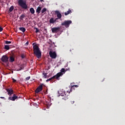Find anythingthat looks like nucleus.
Segmentation results:
<instances>
[{
  "label": "nucleus",
  "mask_w": 125,
  "mask_h": 125,
  "mask_svg": "<svg viewBox=\"0 0 125 125\" xmlns=\"http://www.w3.org/2000/svg\"><path fill=\"white\" fill-rule=\"evenodd\" d=\"M42 10V7L41 6H38L36 9V13L38 14H40L41 13V11Z\"/></svg>",
  "instance_id": "obj_14"
},
{
  "label": "nucleus",
  "mask_w": 125,
  "mask_h": 125,
  "mask_svg": "<svg viewBox=\"0 0 125 125\" xmlns=\"http://www.w3.org/2000/svg\"><path fill=\"white\" fill-rule=\"evenodd\" d=\"M40 1L42 2L43 1V0H40Z\"/></svg>",
  "instance_id": "obj_37"
},
{
  "label": "nucleus",
  "mask_w": 125,
  "mask_h": 125,
  "mask_svg": "<svg viewBox=\"0 0 125 125\" xmlns=\"http://www.w3.org/2000/svg\"><path fill=\"white\" fill-rule=\"evenodd\" d=\"M30 12L31 13V14H35V9H34V8L32 7L30 9Z\"/></svg>",
  "instance_id": "obj_18"
},
{
  "label": "nucleus",
  "mask_w": 125,
  "mask_h": 125,
  "mask_svg": "<svg viewBox=\"0 0 125 125\" xmlns=\"http://www.w3.org/2000/svg\"><path fill=\"white\" fill-rule=\"evenodd\" d=\"M14 61H15V59L14 57L13 56L10 57L9 62L12 63L13 62H14Z\"/></svg>",
  "instance_id": "obj_15"
},
{
  "label": "nucleus",
  "mask_w": 125,
  "mask_h": 125,
  "mask_svg": "<svg viewBox=\"0 0 125 125\" xmlns=\"http://www.w3.org/2000/svg\"><path fill=\"white\" fill-rule=\"evenodd\" d=\"M49 22L50 24H54V18H51L49 20Z\"/></svg>",
  "instance_id": "obj_19"
},
{
  "label": "nucleus",
  "mask_w": 125,
  "mask_h": 125,
  "mask_svg": "<svg viewBox=\"0 0 125 125\" xmlns=\"http://www.w3.org/2000/svg\"><path fill=\"white\" fill-rule=\"evenodd\" d=\"M55 14H56L57 17V18H58V19H61L62 18V14H61L60 11L58 10H56L55 11Z\"/></svg>",
  "instance_id": "obj_9"
},
{
  "label": "nucleus",
  "mask_w": 125,
  "mask_h": 125,
  "mask_svg": "<svg viewBox=\"0 0 125 125\" xmlns=\"http://www.w3.org/2000/svg\"><path fill=\"white\" fill-rule=\"evenodd\" d=\"M58 19H58V18L54 19V23H55V22H57V20H58Z\"/></svg>",
  "instance_id": "obj_30"
},
{
  "label": "nucleus",
  "mask_w": 125,
  "mask_h": 125,
  "mask_svg": "<svg viewBox=\"0 0 125 125\" xmlns=\"http://www.w3.org/2000/svg\"><path fill=\"white\" fill-rule=\"evenodd\" d=\"M0 98H1V99H5V98L3 97H0Z\"/></svg>",
  "instance_id": "obj_35"
},
{
  "label": "nucleus",
  "mask_w": 125,
  "mask_h": 125,
  "mask_svg": "<svg viewBox=\"0 0 125 125\" xmlns=\"http://www.w3.org/2000/svg\"><path fill=\"white\" fill-rule=\"evenodd\" d=\"M28 44H29V42H27L25 44V45H28Z\"/></svg>",
  "instance_id": "obj_34"
},
{
  "label": "nucleus",
  "mask_w": 125,
  "mask_h": 125,
  "mask_svg": "<svg viewBox=\"0 0 125 125\" xmlns=\"http://www.w3.org/2000/svg\"><path fill=\"white\" fill-rule=\"evenodd\" d=\"M35 43H33L32 44V45H33V53L38 59H41V58H42V52H41V50H40V48L39 47V46H38V45L37 44L34 45Z\"/></svg>",
  "instance_id": "obj_1"
},
{
  "label": "nucleus",
  "mask_w": 125,
  "mask_h": 125,
  "mask_svg": "<svg viewBox=\"0 0 125 125\" xmlns=\"http://www.w3.org/2000/svg\"><path fill=\"white\" fill-rule=\"evenodd\" d=\"M1 60L3 63H6L8 62V57L6 55H3L2 56Z\"/></svg>",
  "instance_id": "obj_7"
},
{
  "label": "nucleus",
  "mask_w": 125,
  "mask_h": 125,
  "mask_svg": "<svg viewBox=\"0 0 125 125\" xmlns=\"http://www.w3.org/2000/svg\"><path fill=\"white\" fill-rule=\"evenodd\" d=\"M13 83H16V80L14 79V78L12 79Z\"/></svg>",
  "instance_id": "obj_33"
},
{
  "label": "nucleus",
  "mask_w": 125,
  "mask_h": 125,
  "mask_svg": "<svg viewBox=\"0 0 125 125\" xmlns=\"http://www.w3.org/2000/svg\"><path fill=\"white\" fill-rule=\"evenodd\" d=\"M18 4L23 9H28V5L26 3V1L24 0H19Z\"/></svg>",
  "instance_id": "obj_3"
},
{
  "label": "nucleus",
  "mask_w": 125,
  "mask_h": 125,
  "mask_svg": "<svg viewBox=\"0 0 125 125\" xmlns=\"http://www.w3.org/2000/svg\"><path fill=\"white\" fill-rule=\"evenodd\" d=\"M74 86H75V87H78V85H74L71 86V88L70 89V91L69 90L67 91L68 94H70V92H72V89L74 88Z\"/></svg>",
  "instance_id": "obj_13"
},
{
  "label": "nucleus",
  "mask_w": 125,
  "mask_h": 125,
  "mask_svg": "<svg viewBox=\"0 0 125 125\" xmlns=\"http://www.w3.org/2000/svg\"><path fill=\"white\" fill-rule=\"evenodd\" d=\"M71 104H74L75 103V102L74 101H71Z\"/></svg>",
  "instance_id": "obj_36"
},
{
  "label": "nucleus",
  "mask_w": 125,
  "mask_h": 125,
  "mask_svg": "<svg viewBox=\"0 0 125 125\" xmlns=\"http://www.w3.org/2000/svg\"><path fill=\"white\" fill-rule=\"evenodd\" d=\"M45 11H46V8H44L42 10V13H44V12H45Z\"/></svg>",
  "instance_id": "obj_26"
},
{
  "label": "nucleus",
  "mask_w": 125,
  "mask_h": 125,
  "mask_svg": "<svg viewBox=\"0 0 125 125\" xmlns=\"http://www.w3.org/2000/svg\"><path fill=\"white\" fill-rule=\"evenodd\" d=\"M25 18V16L24 15V14H22L20 17V19H21V20H23V18Z\"/></svg>",
  "instance_id": "obj_23"
},
{
  "label": "nucleus",
  "mask_w": 125,
  "mask_h": 125,
  "mask_svg": "<svg viewBox=\"0 0 125 125\" xmlns=\"http://www.w3.org/2000/svg\"><path fill=\"white\" fill-rule=\"evenodd\" d=\"M59 94H60V96H62V100H67V99L69 98L68 95L66 94V91L65 90L62 89L58 91Z\"/></svg>",
  "instance_id": "obj_2"
},
{
  "label": "nucleus",
  "mask_w": 125,
  "mask_h": 125,
  "mask_svg": "<svg viewBox=\"0 0 125 125\" xmlns=\"http://www.w3.org/2000/svg\"><path fill=\"white\" fill-rule=\"evenodd\" d=\"M14 9V6H11L9 9V12H12V11H13V10Z\"/></svg>",
  "instance_id": "obj_20"
},
{
  "label": "nucleus",
  "mask_w": 125,
  "mask_h": 125,
  "mask_svg": "<svg viewBox=\"0 0 125 125\" xmlns=\"http://www.w3.org/2000/svg\"><path fill=\"white\" fill-rule=\"evenodd\" d=\"M18 98V97L16 96V95L14 94L13 97H9L8 99L9 100H12V101H15L16 99Z\"/></svg>",
  "instance_id": "obj_11"
},
{
  "label": "nucleus",
  "mask_w": 125,
  "mask_h": 125,
  "mask_svg": "<svg viewBox=\"0 0 125 125\" xmlns=\"http://www.w3.org/2000/svg\"><path fill=\"white\" fill-rule=\"evenodd\" d=\"M21 57L22 59H24V58H25V55H24V54H21Z\"/></svg>",
  "instance_id": "obj_28"
},
{
  "label": "nucleus",
  "mask_w": 125,
  "mask_h": 125,
  "mask_svg": "<svg viewBox=\"0 0 125 125\" xmlns=\"http://www.w3.org/2000/svg\"><path fill=\"white\" fill-rule=\"evenodd\" d=\"M4 49H6V50H9V46L8 45H5Z\"/></svg>",
  "instance_id": "obj_21"
},
{
  "label": "nucleus",
  "mask_w": 125,
  "mask_h": 125,
  "mask_svg": "<svg viewBox=\"0 0 125 125\" xmlns=\"http://www.w3.org/2000/svg\"><path fill=\"white\" fill-rule=\"evenodd\" d=\"M30 79H31V77L29 76L25 78L26 81H29V80H30Z\"/></svg>",
  "instance_id": "obj_29"
},
{
  "label": "nucleus",
  "mask_w": 125,
  "mask_h": 125,
  "mask_svg": "<svg viewBox=\"0 0 125 125\" xmlns=\"http://www.w3.org/2000/svg\"><path fill=\"white\" fill-rule=\"evenodd\" d=\"M61 76H63V73L61 72L58 73L56 75L51 77L52 80H53L54 79H56V80H58V79H59Z\"/></svg>",
  "instance_id": "obj_8"
},
{
  "label": "nucleus",
  "mask_w": 125,
  "mask_h": 125,
  "mask_svg": "<svg viewBox=\"0 0 125 125\" xmlns=\"http://www.w3.org/2000/svg\"><path fill=\"white\" fill-rule=\"evenodd\" d=\"M6 90L8 95L11 96V94H13V90L12 89H7Z\"/></svg>",
  "instance_id": "obj_12"
},
{
  "label": "nucleus",
  "mask_w": 125,
  "mask_h": 125,
  "mask_svg": "<svg viewBox=\"0 0 125 125\" xmlns=\"http://www.w3.org/2000/svg\"><path fill=\"white\" fill-rule=\"evenodd\" d=\"M59 73H62V74H63V73H65V69L62 68V69L61 70V72Z\"/></svg>",
  "instance_id": "obj_25"
},
{
  "label": "nucleus",
  "mask_w": 125,
  "mask_h": 125,
  "mask_svg": "<svg viewBox=\"0 0 125 125\" xmlns=\"http://www.w3.org/2000/svg\"><path fill=\"white\" fill-rule=\"evenodd\" d=\"M51 80H52V78L51 77L50 78H49V79H47L46 82H49V81H51Z\"/></svg>",
  "instance_id": "obj_31"
},
{
  "label": "nucleus",
  "mask_w": 125,
  "mask_h": 125,
  "mask_svg": "<svg viewBox=\"0 0 125 125\" xmlns=\"http://www.w3.org/2000/svg\"><path fill=\"white\" fill-rule=\"evenodd\" d=\"M71 12H72V11L71 10V9H69L66 12L64 13V15L65 16H67V15H68V14H70V13H71Z\"/></svg>",
  "instance_id": "obj_17"
},
{
  "label": "nucleus",
  "mask_w": 125,
  "mask_h": 125,
  "mask_svg": "<svg viewBox=\"0 0 125 125\" xmlns=\"http://www.w3.org/2000/svg\"><path fill=\"white\" fill-rule=\"evenodd\" d=\"M61 27H54L51 29V31L52 33H58L60 31Z\"/></svg>",
  "instance_id": "obj_10"
},
{
  "label": "nucleus",
  "mask_w": 125,
  "mask_h": 125,
  "mask_svg": "<svg viewBox=\"0 0 125 125\" xmlns=\"http://www.w3.org/2000/svg\"><path fill=\"white\" fill-rule=\"evenodd\" d=\"M3 28L0 26V32H2Z\"/></svg>",
  "instance_id": "obj_32"
},
{
  "label": "nucleus",
  "mask_w": 125,
  "mask_h": 125,
  "mask_svg": "<svg viewBox=\"0 0 125 125\" xmlns=\"http://www.w3.org/2000/svg\"><path fill=\"white\" fill-rule=\"evenodd\" d=\"M70 24H72V21H65L62 23L61 25L62 26H64L65 28H69Z\"/></svg>",
  "instance_id": "obj_4"
},
{
  "label": "nucleus",
  "mask_w": 125,
  "mask_h": 125,
  "mask_svg": "<svg viewBox=\"0 0 125 125\" xmlns=\"http://www.w3.org/2000/svg\"><path fill=\"white\" fill-rule=\"evenodd\" d=\"M5 43L6 44H9L10 43H11V42H10V41H5Z\"/></svg>",
  "instance_id": "obj_27"
},
{
  "label": "nucleus",
  "mask_w": 125,
  "mask_h": 125,
  "mask_svg": "<svg viewBox=\"0 0 125 125\" xmlns=\"http://www.w3.org/2000/svg\"><path fill=\"white\" fill-rule=\"evenodd\" d=\"M34 30H36L35 33H39V32H40V30H39V29H38V28L37 27H34Z\"/></svg>",
  "instance_id": "obj_24"
},
{
  "label": "nucleus",
  "mask_w": 125,
  "mask_h": 125,
  "mask_svg": "<svg viewBox=\"0 0 125 125\" xmlns=\"http://www.w3.org/2000/svg\"><path fill=\"white\" fill-rule=\"evenodd\" d=\"M43 84L41 83L40 85L36 88L35 90V93H39V92H41L42 90V86Z\"/></svg>",
  "instance_id": "obj_6"
},
{
  "label": "nucleus",
  "mask_w": 125,
  "mask_h": 125,
  "mask_svg": "<svg viewBox=\"0 0 125 125\" xmlns=\"http://www.w3.org/2000/svg\"><path fill=\"white\" fill-rule=\"evenodd\" d=\"M49 54L50 55V57H51L52 59H55V58L57 57V55L56 54V52H52L50 51L49 53Z\"/></svg>",
  "instance_id": "obj_5"
},
{
  "label": "nucleus",
  "mask_w": 125,
  "mask_h": 125,
  "mask_svg": "<svg viewBox=\"0 0 125 125\" xmlns=\"http://www.w3.org/2000/svg\"><path fill=\"white\" fill-rule=\"evenodd\" d=\"M19 29V30L22 32V33H25V32H26V29L25 28V27H20Z\"/></svg>",
  "instance_id": "obj_16"
},
{
  "label": "nucleus",
  "mask_w": 125,
  "mask_h": 125,
  "mask_svg": "<svg viewBox=\"0 0 125 125\" xmlns=\"http://www.w3.org/2000/svg\"><path fill=\"white\" fill-rule=\"evenodd\" d=\"M42 75H43V76H43L44 79H46L47 73H45L44 72H43Z\"/></svg>",
  "instance_id": "obj_22"
}]
</instances>
